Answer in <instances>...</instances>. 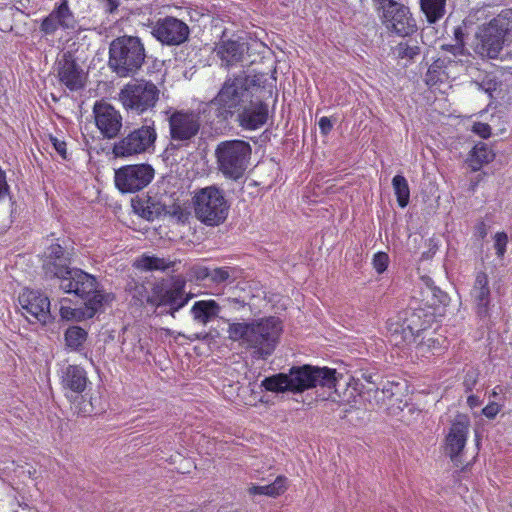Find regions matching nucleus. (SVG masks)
<instances>
[{"label": "nucleus", "mask_w": 512, "mask_h": 512, "mask_svg": "<svg viewBox=\"0 0 512 512\" xmlns=\"http://www.w3.org/2000/svg\"><path fill=\"white\" fill-rule=\"evenodd\" d=\"M434 321V315L423 309L406 310L387 321L389 341L397 347L415 344L416 353L424 356L428 350L436 349L439 340L422 336Z\"/></svg>", "instance_id": "obj_1"}, {"label": "nucleus", "mask_w": 512, "mask_h": 512, "mask_svg": "<svg viewBox=\"0 0 512 512\" xmlns=\"http://www.w3.org/2000/svg\"><path fill=\"white\" fill-rule=\"evenodd\" d=\"M336 374L335 369L327 367L294 366L288 372L266 377L262 381V386L274 393H302L317 386L332 389L337 383Z\"/></svg>", "instance_id": "obj_2"}, {"label": "nucleus", "mask_w": 512, "mask_h": 512, "mask_svg": "<svg viewBox=\"0 0 512 512\" xmlns=\"http://www.w3.org/2000/svg\"><path fill=\"white\" fill-rule=\"evenodd\" d=\"M281 324L275 317L234 322L229 324L228 336L232 341L253 350V356L266 359L275 350L281 333Z\"/></svg>", "instance_id": "obj_3"}, {"label": "nucleus", "mask_w": 512, "mask_h": 512, "mask_svg": "<svg viewBox=\"0 0 512 512\" xmlns=\"http://www.w3.org/2000/svg\"><path fill=\"white\" fill-rule=\"evenodd\" d=\"M512 31V10L505 9L487 24L481 25L472 43L473 50L481 57L495 59L499 56Z\"/></svg>", "instance_id": "obj_4"}, {"label": "nucleus", "mask_w": 512, "mask_h": 512, "mask_svg": "<svg viewBox=\"0 0 512 512\" xmlns=\"http://www.w3.org/2000/svg\"><path fill=\"white\" fill-rule=\"evenodd\" d=\"M252 98L249 79L244 73L227 78L217 95L208 103L218 118L227 120Z\"/></svg>", "instance_id": "obj_5"}, {"label": "nucleus", "mask_w": 512, "mask_h": 512, "mask_svg": "<svg viewBox=\"0 0 512 512\" xmlns=\"http://www.w3.org/2000/svg\"><path fill=\"white\" fill-rule=\"evenodd\" d=\"M145 59V49L138 37L122 36L112 41L109 65L120 77L136 73Z\"/></svg>", "instance_id": "obj_6"}, {"label": "nucleus", "mask_w": 512, "mask_h": 512, "mask_svg": "<svg viewBox=\"0 0 512 512\" xmlns=\"http://www.w3.org/2000/svg\"><path fill=\"white\" fill-rule=\"evenodd\" d=\"M195 217L206 226L222 224L229 212V203L224 191L216 186L197 190L192 198Z\"/></svg>", "instance_id": "obj_7"}, {"label": "nucleus", "mask_w": 512, "mask_h": 512, "mask_svg": "<svg viewBox=\"0 0 512 512\" xmlns=\"http://www.w3.org/2000/svg\"><path fill=\"white\" fill-rule=\"evenodd\" d=\"M251 152L250 144L244 140L220 142L215 150L219 171L226 178L238 180L248 167Z\"/></svg>", "instance_id": "obj_8"}, {"label": "nucleus", "mask_w": 512, "mask_h": 512, "mask_svg": "<svg viewBox=\"0 0 512 512\" xmlns=\"http://www.w3.org/2000/svg\"><path fill=\"white\" fill-rule=\"evenodd\" d=\"M160 90L156 84L148 80H132L120 90L118 99L123 108L135 115L151 111L157 104Z\"/></svg>", "instance_id": "obj_9"}, {"label": "nucleus", "mask_w": 512, "mask_h": 512, "mask_svg": "<svg viewBox=\"0 0 512 512\" xmlns=\"http://www.w3.org/2000/svg\"><path fill=\"white\" fill-rule=\"evenodd\" d=\"M378 11H381L382 22L385 27L402 37L413 34L416 21L407 6L394 0H374Z\"/></svg>", "instance_id": "obj_10"}, {"label": "nucleus", "mask_w": 512, "mask_h": 512, "mask_svg": "<svg viewBox=\"0 0 512 512\" xmlns=\"http://www.w3.org/2000/svg\"><path fill=\"white\" fill-rule=\"evenodd\" d=\"M156 138L157 133L152 122L131 131L114 145L113 152L118 157L146 153L153 150Z\"/></svg>", "instance_id": "obj_11"}, {"label": "nucleus", "mask_w": 512, "mask_h": 512, "mask_svg": "<svg viewBox=\"0 0 512 512\" xmlns=\"http://www.w3.org/2000/svg\"><path fill=\"white\" fill-rule=\"evenodd\" d=\"M59 280V287L65 293H73L79 298L87 300L96 294H105L98 287L96 278L78 268L65 270L62 275L56 277Z\"/></svg>", "instance_id": "obj_12"}, {"label": "nucleus", "mask_w": 512, "mask_h": 512, "mask_svg": "<svg viewBox=\"0 0 512 512\" xmlns=\"http://www.w3.org/2000/svg\"><path fill=\"white\" fill-rule=\"evenodd\" d=\"M154 178V169L148 164L125 165L115 170V186L122 193L144 189Z\"/></svg>", "instance_id": "obj_13"}, {"label": "nucleus", "mask_w": 512, "mask_h": 512, "mask_svg": "<svg viewBox=\"0 0 512 512\" xmlns=\"http://www.w3.org/2000/svg\"><path fill=\"white\" fill-rule=\"evenodd\" d=\"M185 286L186 281L182 277H176L169 282L157 284L153 288L150 301L157 306L166 305L172 310L178 311L191 298L185 294Z\"/></svg>", "instance_id": "obj_14"}, {"label": "nucleus", "mask_w": 512, "mask_h": 512, "mask_svg": "<svg viewBox=\"0 0 512 512\" xmlns=\"http://www.w3.org/2000/svg\"><path fill=\"white\" fill-rule=\"evenodd\" d=\"M18 301L21 313L28 321L46 324L50 320V300L43 293L26 289Z\"/></svg>", "instance_id": "obj_15"}, {"label": "nucleus", "mask_w": 512, "mask_h": 512, "mask_svg": "<svg viewBox=\"0 0 512 512\" xmlns=\"http://www.w3.org/2000/svg\"><path fill=\"white\" fill-rule=\"evenodd\" d=\"M76 26L77 20L68 5V0H61L42 20L40 30L45 36L54 37L60 31H73Z\"/></svg>", "instance_id": "obj_16"}, {"label": "nucleus", "mask_w": 512, "mask_h": 512, "mask_svg": "<svg viewBox=\"0 0 512 512\" xmlns=\"http://www.w3.org/2000/svg\"><path fill=\"white\" fill-rule=\"evenodd\" d=\"M171 138L174 141H188L199 131V116L191 111H174L168 118Z\"/></svg>", "instance_id": "obj_17"}, {"label": "nucleus", "mask_w": 512, "mask_h": 512, "mask_svg": "<svg viewBox=\"0 0 512 512\" xmlns=\"http://www.w3.org/2000/svg\"><path fill=\"white\" fill-rule=\"evenodd\" d=\"M152 34L163 44L180 45L187 40L189 28L184 22L174 17H166L156 22Z\"/></svg>", "instance_id": "obj_18"}, {"label": "nucleus", "mask_w": 512, "mask_h": 512, "mask_svg": "<svg viewBox=\"0 0 512 512\" xmlns=\"http://www.w3.org/2000/svg\"><path fill=\"white\" fill-rule=\"evenodd\" d=\"M470 420L466 415H458L452 422L445 441V453L452 461L461 456L469 435Z\"/></svg>", "instance_id": "obj_19"}, {"label": "nucleus", "mask_w": 512, "mask_h": 512, "mask_svg": "<svg viewBox=\"0 0 512 512\" xmlns=\"http://www.w3.org/2000/svg\"><path fill=\"white\" fill-rule=\"evenodd\" d=\"M95 123L106 138H114L122 128V116L111 104L96 102L93 108Z\"/></svg>", "instance_id": "obj_20"}, {"label": "nucleus", "mask_w": 512, "mask_h": 512, "mask_svg": "<svg viewBox=\"0 0 512 512\" xmlns=\"http://www.w3.org/2000/svg\"><path fill=\"white\" fill-rule=\"evenodd\" d=\"M109 298L110 295L108 294H96L94 297L89 298L87 302H85V306L81 308H71L67 304L68 300L62 298L59 302L60 317L66 321L76 322L90 319L100 310L102 305L107 302Z\"/></svg>", "instance_id": "obj_21"}, {"label": "nucleus", "mask_w": 512, "mask_h": 512, "mask_svg": "<svg viewBox=\"0 0 512 512\" xmlns=\"http://www.w3.org/2000/svg\"><path fill=\"white\" fill-rule=\"evenodd\" d=\"M239 126L245 130L253 131L262 127L268 120V105L260 100L253 101L252 98L244 104L237 113Z\"/></svg>", "instance_id": "obj_22"}, {"label": "nucleus", "mask_w": 512, "mask_h": 512, "mask_svg": "<svg viewBox=\"0 0 512 512\" xmlns=\"http://www.w3.org/2000/svg\"><path fill=\"white\" fill-rule=\"evenodd\" d=\"M70 259L59 244H51L43 253V270L46 276L56 278L70 266Z\"/></svg>", "instance_id": "obj_23"}, {"label": "nucleus", "mask_w": 512, "mask_h": 512, "mask_svg": "<svg viewBox=\"0 0 512 512\" xmlns=\"http://www.w3.org/2000/svg\"><path fill=\"white\" fill-rule=\"evenodd\" d=\"M472 303L476 313L480 317H486L490 310V287L487 274L484 272L477 273L474 285L470 292Z\"/></svg>", "instance_id": "obj_24"}, {"label": "nucleus", "mask_w": 512, "mask_h": 512, "mask_svg": "<svg viewBox=\"0 0 512 512\" xmlns=\"http://www.w3.org/2000/svg\"><path fill=\"white\" fill-rule=\"evenodd\" d=\"M87 383V373L81 366L68 365L61 372V385L66 391L80 394L86 389Z\"/></svg>", "instance_id": "obj_25"}, {"label": "nucleus", "mask_w": 512, "mask_h": 512, "mask_svg": "<svg viewBox=\"0 0 512 512\" xmlns=\"http://www.w3.org/2000/svg\"><path fill=\"white\" fill-rule=\"evenodd\" d=\"M58 76L60 82L72 91L84 86L85 75L73 60L64 59L59 63Z\"/></svg>", "instance_id": "obj_26"}, {"label": "nucleus", "mask_w": 512, "mask_h": 512, "mask_svg": "<svg viewBox=\"0 0 512 512\" xmlns=\"http://www.w3.org/2000/svg\"><path fill=\"white\" fill-rule=\"evenodd\" d=\"M245 50V43L233 40L223 41L217 48V55L223 65L230 67L242 59Z\"/></svg>", "instance_id": "obj_27"}, {"label": "nucleus", "mask_w": 512, "mask_h": 512, "mask_svg": "<svg viewBox=\"0 0 512 512\" xmlns=\"http://www.w3.org/2000/svg\"><path fill=\"white\" fill-rule=\"evenodd\" d=\"M219 312L220 306L212 299L196 301L191 308L194 321L201 325H206L215 319Z\"/></svg>", "instance_id": "obj_28"}, {"label": "nucleus", "mask_w": 512, "mask_h": 512, "mask_svg": "<svg viewBox=\"0 0 512 512\" xmlns=\"http://www.w3.org/2000/svg\"><path fill=\"white\" fill-rule=\"evenodd\" d=\"M495 152L486 143H477L470 151L467 163L472 171L480 170L484 165L495 159Z\"/></svg>", "instance_id": "obj_29"}, {"label": "nucleus", "mask_w": 512, "mask_h": 512, "mask_svg": "<svg viewBox=\"0 0 512 512\" xmlns=\"http://www.w3.org/2000/svg\"><path fill=\"white\" fill-rule=\"evenodd\" d=\"M87 336L88 333L85 329L79 326H70L64 333L65 345L70 351L80 352L84 347Z\"/></svg>", "instance_id": "obj_30"}, {"label": "nucleus", "mask_w": 512, "mask_h": 512, "mask_svg": "<svg viewBox=\"0 0 512 512\" xmlns=\"http://www.w3.org/2000/svg\"><path fill=\"white\" fill-rule=\"evenodd\" d=\"M421 9L429 23H435L445 14L446 0H420Z\"/></svg>", "instance_id": "obj_31"}, {"label": "nucleus", "mask_w": 512, "mask_h": 512, "mask_svg": "<svg viewBox=\"0 0 512 512\" xmlns=\"http://www.w3.org/2000/svg\"><path fill=\"white\" fill-rule=\"evenodd\" d=\"M171 261L155 256L143 255L134 262V266L145 271L159 270L164 271L170 268Z\"/></svg>", "instance_id": "obj_32"}, {"label": "nucleus", "mask_w": 512, "mask_h": 512, "mask_svg": "<svg viewBox=\"0 0 512 512\" xmlns=\"http://www.w3.org/2000/svg\"><path fill=\"white\" fill-rule=\"evenodd\" d=\"M392 185L399 206L402 208L406 207L410 198V190L407 180L402 175H396L392 180Z\"/></svg>", "instance_id": "obj_33"}, {"label": "nucleus", "mask_w": 512, "mask_h": 512, "mask_svg": "<svg viewBox=\"0 0 512 512\" xmlns=\"http://www.w3.org/2000/svg\"><path fill=\"white\" fill-rule=\"evenodd\" d=\"M393 53L398 59L410 62L420 54V47L412 41H402L395 46Z\"/></svg>", "instance_id": "obj_34"}, {"label": "nucleus", "mask_w": 512, "mask_h": 512, "mask_svg": "<svg viewBox=\"0 0 512 512\" xmlns=\"http://www.w3.org/2000/svg\"><path fill=\"white\" fill-rule=\"evenodd\" d=\"M444 60L438 59L429 68L425 77L428 85H435L438 82H443L446 78V73L443 70Z\"/></svg>", "instance_id": "obj_35"}, {"label": "nucleus", "mask_w": 512, "mask_h": 512, "mask_svg": "<svg viewBox=\"0 0 512 512\" xmlns=\"http://www.w3.org/2000/svg\"><path fill=\"white\" fill-rule=\"evenodd\" d=\"M287 489V479L279 476L269 485H265V495L269 497H277L283 494Z\"/></svg>", "instance_id": "obj_36"}, {"label": "nucleus", "mask_w": 512, "mask_h": 512, "mask_svg": "<svg viewBox=\"0 0 512 512\" xmlns=\"http://www.w3.org/2000/svg\"><path fill=\"white\" fill-rule=\"evenodd\" d=\"M134 211L139 214L142 218L147 219L149 221L153 220L158 212L154 211L152 207L149 205V201H138L133 204Z\"/></svg>", "instance_id": "obj_37"}, {"label": "nucleus", "mask_w": 512, "mask_h": 512, "mask_svg": "<svg viewBox=\"0 0 512 512\" xmlns=\"http://www.w3.org/2000/svg\"><path fill=\"white\" fill-rule=\"evenodd\" d=\"M211 269L204 265H194L189 270V277L191 280L203 281L210 279Z\"/></svg>", "instance_id": "obj_38"}, {"label": "nucleus", "mask_w": 512, "mask_h": 512, "mask_svg": "<svg viewBox=\"0 0 512 512\" xmlns=\"http://www.w3.org/2000/svg\"><path fill=\"white\" fill-rule=\"evenodd\" d=\"M508 244V236L505 232H498L494 236V248L499 258H503Z\"/></svg>", "instance_id": "obj_39"}, {"label": "nucleus", "mask_w": 512, "mask_h": 512, "mask_svg": "<svg viewBox=\"0 0 512 512\" xmlns=\"http://www.w3.org/2000/svg\"><path fill=\"white\" fill-rule=\"evenodd\" d=\"M374 269L377 273H383L389 264V256L385 252H378L374 255L372 261Z\"/></svg>", "instance_id": "obj_40"}, {"label": "nucleus", "mask_w": 512, "mask_h": 512, "mask_svg": "<svg viewBox=\"0 0 512 512\" xmlns=\"http://www.w3.org/2000/svg\"><path fill=\"white\" fill-rule=\"evenodd\" d=\"M471 131L483 139H488L492 134L491 126L483 122H474Z\"/></svg>", "instance_id": "obj_41"}, {"label": "nucleus", "mask_w": 512, "mask_h": 512, "mask_svg": "<svg viewBox=\"0 0 512 512\" xmlns=\"http://www.w3.org/2000/svg\"><path fill=\"white\" fill-rule=\"evenodd\" d=\"M475 85L479 90H483L490 97H493V92L496 91L498 83L494 78L486 77L481 83L476 82Z\"/></svg>", "instance_id": "obj_42"}, {"label": "nucleus", "mask_w": 512, "mask_h": 512, "mask_svg": "<svg viewBox=\"0 0 512 512\" xmlns=\"http://www.w3.org/2000/svg\"><path fill=\"white\" fill-rule=\"evenodd\" d=\"M478 375V372L474 369H469L466 372L463 380V386L466 392H471L474 389L478 381Z\"/></svg>", "instance_id": "obj_43"}, {"label": "nucleus", "mask_w": 512, "mask_h": 512, "mask_svg": "<svg viewBox=\"0 0 512 512\" xmlns=\"http://www.w3.org/2000/svg\"><path fill=\"white\" fill-rule=\"evenodd\" d=\"M230 277L228 268L219 267L211 269L210 280L214 283L225 282Z\"/></svg>", "instance_id": "obj_44"}, {"label": "nucleus", "mask_w": 512, "mask_h": 512, "mask_svg": "<svg viewBox=\"0 0 512 512\" xmlns=\"http://www.w3.org/2000/svg\"><path fill=\"white\" fill-rule=\"evenodd\" d=\"M10 195V187L7 183L6 173L0 168V202Z\"/></svg>", "instance_id": "obj_45"}, {"label": "nucleus", "mask_w": 512, "mask_h": 512, "mask_svg": "<svg viewBox=\"0 0 512 512\" xmlns=\"http://www.w3.org/2000/svg\"><path fill=\"white\" fill-rule=\"evenodd\" d=\"M501 410V405L496 402H490L482 409V414L489 419H494Z\"/></svg>", "instance_id": "obj_46"}, {"label": "nucleus", "mask_w": 512, "mask_h": 512, "mask_svg": "<svg viewBox=\"0 0 512 512\" xmlns=\"http://www.w3.org/2000/svg\"><path fill=\"white\" fill-rule=\"evenodd\" d=\"M457 53H454L455 60H453L456 63H460L461 65H467L470 63L471 55L465 54L463 47L456 48Z\"/></svg>", "instance_id": "obj_47"}, {"label": "nucleus", "mask_w": 512, "mask_h": 512, "mask_svg": "<svg viewBox=\"0 0 512 512\" xmlns=\"http://www.w3.org/2000/svg\"><path fill=\"white\" fill-rule=\"evenodd\" d=\"M51 142H52L55 150L58 152V154L61 157L66 158V152H67L66 143L60 139L55 138V137L51 138Z\"/></svg>", "instance_id": "obj_48"}, {"label": "nucleus", "mask_w": 512, "mask_h": 512, "mask_svg": "<svg viewBox=\"0 0 512 512\" xmlns=\"http://www.w3.org/2000/svg\"><path fill=\"white\" fill-rule=\"evenodd\" d=\"M318 124L321 132L325 135L328 134L333 127L328 117H321Z\"/></svg>", "instance_id": "obj_49"}, {"label": "nucleus", "mask_w": 512, "mask_h": 512, "mask_svg": "<svg viewBox=\"0 0 512 512\" xmlns=\"http://www.w3.org/2000/svg\"><path fill=\"white\" fill-rule=\"evenodd\" d=\"M481 403H482V400L477 395L471 394L467 397V404L472 409L480 406Z\"/></svg>", "instance_id": "obj_50"}, {"label": "nucleus", "mask_w": 512, "mask_h": 512, "mask_svg": "<svg viewBox=\"0 0 512 512\" xmlns=\"http://www.w3.org/2000/svg\"><path fill=\"white\" fill-rule=\"evenodd\" d=\"M251 495H265V485H251L248 489Z\"/></svg>", "instance_id": "obj_51"}, {"label": "nucleus", "mask_w": 512, "mask_h": 512, "mask_svg": "<svg viewBox=\"0 0 512 512\" xmlns=\"http://www.w3.org/2000/svg\"><path fill=\"white\" fill-rule=\"evenodd\" d=\"M454 35H455L456 41L459 44L463 45V42H464V31H463L462 27L456 28L455 31H454Z\"/></svg>", "instance_id": "obj_52"}, {"label": "nucleus", "mask_w": 512, "mask_h": 512, "mask_svg": "<svg viewBox=\"0 0 512 512\" xmlns=\"http://www.w3.org/2000/svg\"><path fill=\"white\" fill-rule=\"evenodd\" d=\"M109 2H110V5H111L110 6V12H112L117 7V5L114 4V2L112 0H109Z\"/></svg>", "instance_id": "obj_53"}, {"label": "nucleus", "mask_w": 512, "mask_h": 512, "mask_svg": "<svg viewBox=\"0 0 512 512\" xmlns=\"http://www.w3.org/2000/svg\"><path fill=\"white\" fill-rule=\"evenodd\" d=\"M484 13H485V9L484 8H481V9L476 11V15L480 14L482 16V15H484Z\"/></svg>", "instance_id": "obj_54"}, {"label": "nucleus", "mask_w": 512, "mask_h": 512, "mask_svg": "<svg viewBox=\"0 0 512 512\" xmlns=\"http://www.w3.org/2000/svg\"><path fill=\"white\" fill-rule=\"evenodd\" d=\"M492 395L496 397L498 395V392L496 391V388L493 390Z\"/></svg>", "instance_id": "obj_55"}]
</instances>
